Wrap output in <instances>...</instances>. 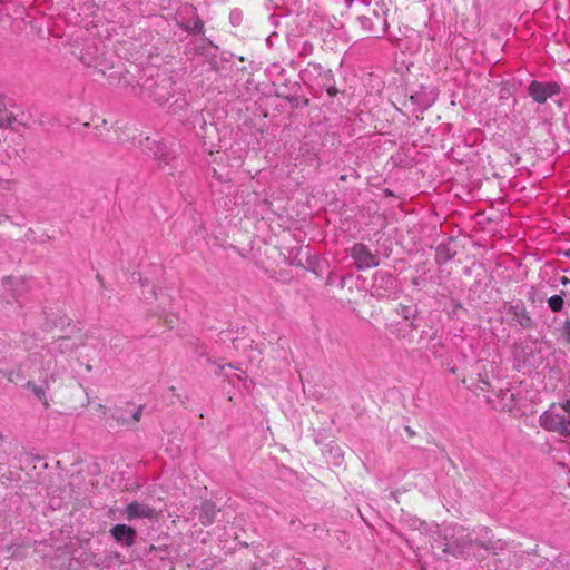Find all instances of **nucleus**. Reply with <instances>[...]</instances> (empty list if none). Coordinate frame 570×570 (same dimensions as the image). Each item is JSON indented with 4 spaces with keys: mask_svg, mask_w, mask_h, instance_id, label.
<instances>
[{
    "mask_svg": "<svg viewBox=\"0 0 570 570\" xmlns=\"http://www.w3.org/2000/svg\"><path fill=\"white\" fill-rule=\"evenodd\" d=\"M85 127H92L94 136L97 138H104L106 136V131H109V126L106 119L100 117H96L91 119V122H85Z\"/></svg>",
    "mask_w": 570,
    "mask_h": 570,
    "instance_id": "obj_14",
    "label": "nucleus"
},
{
    "mask_svg": "<svg viewBox=\"0 0 570 570\" xmlns=\"http://www.w3.org/2000/svg\"><path fill=\"white\" fill-rule=\"evenodd\" d=\"M63 385L59 373L57 360L52 355H41L33 373V379L27 386L32 390L36 397L48 409L50 406L47 393H52Z\"/></svg>",
    "mask_w": 570,
    "mask_h": 570,
    "instance_id": "obj_1",
    "label": "nucleus"
},
{
    "mask_svg": "<svg viewBox=\"0 0 570 570\" xmlns=\"http://www.w3.org/2000/svg\"><path fill=\"white\" fill-rule=\"evenodd\" d=\"M139 146L144 153L153 156L159 166L169 164L171 155L165 144L154 140L150 137H144L140 139Z\"/></svg>",
    "mask_w": 570,
    "mask_h": 570,
    "instance_id": "obj_3",
    "label": "nucleus"
},
{
    "mask_svg": "<svg viewBox=\"0 0 570 570\" xmlns=\"http://www.w3.org/2000/svg\"><path fill=\"white\" fill-rule=\"evenodd\" d=\"M489 387H490V382H489L488 374L480 373L478 375V380H476V386H475L476 393L478 394H480L481 392L489 393Z\"/></svg>",
    "mask_w": 570,
    "mask_h": 570,
    "instance_id": "obj_15",
    "label": "nucleus"
},
{
    "mask_svg": "<svg viewBox=\"0 0 570 570\" xmlns=\"http://www.w3.org/2000/svg\"><path fill=\"white\" fill-rule=\"evenodd\" d=\"M561 283H562L563 285H567L568 283H570V281H569V278H568L567 276H562V278H561Z\"/></svg>",
    "mask_w": 570,
    "mask_h": 570,
    "instance_id": "obj_24",
    "label": "nucleus"
},
{
    "mask_svg": "<svg viewBox=\"0 0 570 570\" xmlns=\"http://www.w3.org/2000/svg\"><path fill=\"white\" fill-rule=\"evenodd\" d=\"M564 335H566V340L568 343H570V323H567L566 324V327H564Z\"/></svg>",
    "mask_w": 570,
    "mask_h": 570,
    "instance_id": "obj_21",
    "label": "nucleus"
},
{
    "mask_svg": "<svg viewBox=\"0 0 570 570\" xmlns=\"http://www.w3.org/2000/svg\"><path fill=\"white\" fill-rule=\"evenodd\" d=\"M86 370H87V371H91V365H87V366H86Z\"/></svg>",
    "mask_w": 570,
    "mask_h": 570,
    "instance_id": "obj_25",
    "label": "nucleus"
},
{
    "mask_svg": "<svg viewBox=\"0 0 570 570\" xmlns=\"http://www.w3.org/2000/svg\"><path fill=\"white\" fill-rule=\"evenodd\" d=\"M126 513L128 520L139 518L155 519L158 517V513L155 511V509L139 502H131L128 504Z\"/></svg>",
    "mask_w": 570,
    "mask_h": 570,
    "instance_id": "obj_8",
    "label": "nucleus"
},
{
    "mask_svg": "<svg viewBox=\"0 0 570 570\" xmlns=\"http://www.w3.org/2000/svg\"><path fill=\"white\" fill-rule=\"evenodd\" d=\"M404 430L406 432L407 438L412 439L416 436V432L411 426L406 425Z\"/></svg>",
    "mask_w": 570,
    "mask_h": 570,
    "instance_id": "obj_20",
    "label": "nucleus"
},
{
    "mask_svg": "<svg viewBox=\"0 0 570 570\" xmlns=\"http://www.w3.org/2000/svg\"><path fill=\"white\" fill-rule=\"evenodd\" d=\"M562 411L564 412V424L567 431H564L563 435H570V401H567L561 405Z\"/></svg>",
    "mask_w": 570,
    "mask_h": 570,
    "instance_id": "obj_18",
    "label": "nucleus"
},
{
    "mask_svg": "<svg viewBox=\"0 0 570 570\" xmlns=\"http://www.w3.org/2000/svg\"><path fill=\"white\" fill-rule=\"evenodd\" d=\"M185 30L193 33H204V22L200 18H196L190 27H184Z\"/></svg>",
    "mask_w": 570,
    "mask_h": 570,
    "instance_id": "obj_17",
    "label": "nucleus"
},
{
    "mask_svg": "<svg viewBox=\"0 0 570 570\" xmlns=\"http://www.w3.org/2000/svg\"><path fill=\"white\" fill-rule=\"evenodd\" d=\"M110 532L117 542H124L127 547L132 546L136 535V531L132 528L126 524H117Z\"/></svg>",
    "mask_w": 570,
    "mask_h": 570,
    "instance_id": "obj_9",
    "label": "nucleus"
},
{
    "mask_svg": "<svg viewBox=\"0 0 570 570\" xmlns=\"http://www.w3.org/2000/svg\"><path fill=\"white\" fill-rule=\"evenodd\" d=\"M82 344V337L76 336V337H59L57 340V348L61 353H73L76 352L79 346Z\"/></svg>",
    "mask_w": 570,
    "mask_h": 570,
    "instance_id": "obj_10",
    "label": "nucleus"
},
{
    "mask_svg": "<svg viewBox=\"0 0 570 570\" xmlns=\"http://www.w3.org/2000/svg\"><path fill=\"white\" fill-rule=\"evenodd\" d=\"M513 315L514 321L523 328H531L533 326V321L529 313L519 306H512L509 311Z\"/></svg>",
    "mask_w": 570,
    "mask_h": 570,
    "instance_id": "obj_12",
    "label": "nucleus"
},
{
    "mask_svg": "<svg viewBox=\"0 0 570 570\" xmlns=\"http://www.w3.org/2000/svg\"><path fill=\"white\" fill-rule=\"evenodd\" d=\"M549 308L552 312H560L563 307V298L561 295H553L548 299Z\"/></svg>",
    "mask_w": 570,
    "mask_h": 570,
    "instance_id": "obj_16",
    "label": "nucleus"
},
{
    "mask_svg": "<svg viewBox=\"0 0 570 570\" xmlns=\"http://www.w3.org/2000/svg\"><path fill=\"white\" fill-rule=\"evenodd\" d=\"M564 413L560 414L554 411H547L540 416V425L551 432L564 434L567 428L564 424Z\"/></svg>",
    "mask_w": 570,
    "mask_h": 570,
    "instance_id": "obj_7",
    "label": "nucleus"
},
{
    "mask_svg": "<svg viewBox=\"0 0 570 570\" xmlns=\"http://www.w3.org/2000/svg\"><path fill=\"white\" fill-rule=\"evenodd\" d=\"M567 255L570 257V249L567 252Z\"/></svg>",
    "mask_w": 570,
    "mask_h": 570,
    "instance_id": "obj_26",
    "label": "nucleus"
},
{
    "mask_svg": "<svg viewBox=\"0 0 570 570\" xmlns=\"http://www.w3.org/2000/svg\"><path fill=\"white\" fill-rule=\"evenodd\" d=\"M13 302L6 299L2 302L1 312L7 317L20 316L22 313V305L13 295Z\"/></svg>",
    "mask_w": 570,
    "mask_h": 570,
    "instance_id": "obj_13",
    "label": "nucleus"
},
{
    "mask_svg": "<svg viewBox=\"0 0 570 570\" xmlns=\"http://www.w3.org/2000/svg\"><path fill=\"white\" fill-rule=\"evenodd\" d=\"M560 87L552 82L532 81L529 86L530 97L538 104H544L549 98L557 95Z\"/></svg>",
    "mask_w": 570,
    "mask_h": 570,
    "instance_id": "obj_5",
    "label": "nucleus"
},
{
    "mask_svg": "<svg viewBox=\"0 0 570 570\" xmlns=\"http://www.w3.org/2000/svg\"><path fill=\"white\" fill-rule=\"evenodd\" d=\"M351 257L358 269H367L379 266L380 258L373 254L364 244H354L350 249Z\"/></svg>",
    "mask_w": 570,
    "mask_h": 570,
    "instance_id": "obj_4",
    "label": "nucleus"
},
{
    "mask_svg": "<svg viewBox=\"0 0 570 570\" xmlns=\"http://www.w3.org/2000/svg\"><path fill=\"white\" fill-rule=\"evenodd\" d=\"M141 417V409L139 407L138 410L135 411V413L132 414V419L134 421L138 422Z\"/></svg>",
    "mask_w": 570,
    "mask_h": 570,
    "instance_id": "obj_22",
    "label": "nucleus"
},
{
    "mask_svg": "<svg viewBox=\"0 0 570 570\" xmlns=\"http://www.w3.org/2000/svg\"><path fill=\"white\" fill-rule=\"evenodd\" d=\"M445 539L448 542L443 548V552L455 557L462 556L465 552L468 544L471 543L469 534L465 533V530L462 527L453 528L450 534H445Z\"/></svg>",
    "mask_w": 570,
    "mask_h": 570,
    "instance_id": "obj_2",
    "label": "nucleus"
},
{
    "mask_svg": "<svg viewBox=\"0 0 570 570\" xmlns=\"http://www.w3.org/2000/svg\"><path fill=\"white\" fill-rule=\"evenodd\" d=\"M4 292H11L14 289V281L12 278H6L2 283Z\"/></svg>",
    "mask_w": 570,
    "mask_h": 570,
    "instance_id": "obj_19",
    "label": "nucleus"
},
{
    "mask_svg": "<svg viewBox=\"0 0 570 570\" xmlns=\"http://www.w3.org/2000/svg\"><path fill=\"white\" fill-rule=\"evenodd\" d=\"M327 94L333 97L337 94V89L335 87H330L327 89Z\"/></svg>",
    "mask_w": 570,
    "mask_h": 570,
    "instance_id": "obj_23",
    "label": "nucleus"
},
{
    "mask_svg": "<svg viewBox=\"0 0 570 570\" xmlns=\"http://www.w3.org/2000/svg\"><path fill=\"white\" fill-rule=\"evenodd\" d=\"M219 509L215 503L210 501H205L202 503V512L199 515V520L203 525H209L214 522Z\"/></svg>",
    "mask_w": 570,
    "mask_h": 570,
    "instance_id": "obj_11",
    "label": "nucleus"
},
{
    "mask_svg": "<svg viewBox=\"0 0 570 570\" xmlns=\"http://www.w3.org/2000/svg\"><path fill=\"white\" fill-rule=\"evenodd\" d=\"M492 409L500 412H511L514 407V395L510 391L500 390L484 395Z\"/></svg>",
    "mask_w": 570,
    "mask_h": 570,
    "instance_id": "obj_6",
    "label": "nucleus"
}]
</instances>
